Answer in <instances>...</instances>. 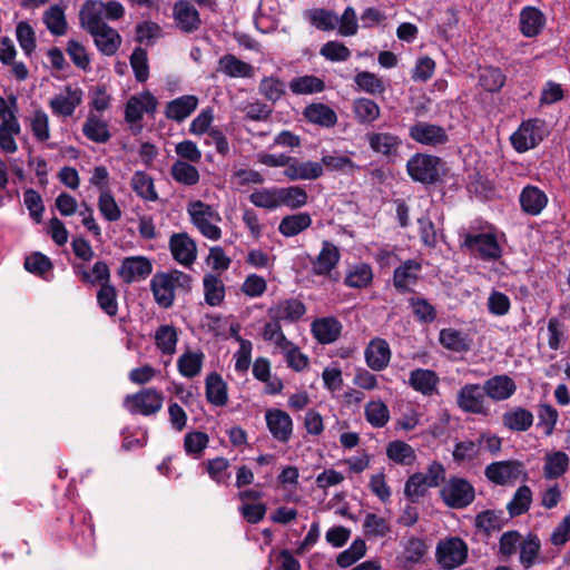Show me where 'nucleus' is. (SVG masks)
Instances as JSON below:
<instances>
[{
    "label": "nucleus",
    "mask_w": 570,
    "mask_h": 570,
    "mask_svg": "<svg viewBox=\"0 0 570 570\" xmlns=\"http://www.w3.org/2000/svg\"><path fill=\"white\" fill-rule=\"evenodd\" d=\"M191 277L180 271L156 273L150 281V288L156 303L165 308L173 305L177 289L189 291Z\"/></svg>",
    "instance_id": "obj_1"
},
{
    "label": "nucleus",
    "mask_w": 570,
    "mask_h": 570,
    "mask_svg": "<svg viewBox=\"0 0 570 570\" xmlns=\"http://www.w3.org/2000/svg\"><path fill=\"white\" fill-rule=\"evenodd\" d=\"M445 480V468L439 462H432L426 472L412 474L404 487V494L415 502L424 497L430 488L439 487Z\"/></svg>",
    "instance_id": "obj_2"
},
{
    "label": "nucleus",
    "mask_w": 570,
    "mask_h": 570,
    "mask_svg": "<svg viewBox=\"0 0 570 570\" xmlns=\"http://www.w3.org/2000/svg\"><path fill=\"white\" fill-rule=\"evenodd\" d=\"M187 213L194 226L204 237L210 240H218L222 237V229L218 227V223L222 220L220 215L210 205L202 200H194L188 204Z\"/></svg>",
    "instance_id": "obj_3"
},
{
    "label": "nucleus",
    "mask_w": 570,
    "mask_h": 570,
    "mask_svg": "<svg viewBox=\"0 0 570 570\" xmlns=\"http://www.w3.org/2000/svg\"><path fill=\"white\" fill-rule=\"evenodd\" d=\"M164 403V395L160 391L148 387L137 393L128 394L124 399V406L131 414L150 416L158 413Z\"/></svg>",
    "instance_id": "obj_4"
},
{
    "label": "nucleus",
    "mask_w": 570,
    "mask_h": 570,
    "mask_svg": "<svg viewBox=\"0 0 570 570\" xmlns=\"http://www.w3.org/2000/svg\"><path fill=\"white\" fill-rule=\"evenodd\" d=\"M409 176L421 184L430 185L439 180L441 159L435 156L415 154L406 163Z\"/></svg>",
    "instance_id": "obj_5"
},
{
    "label": "nucleus",
    "mask_w": 570,
    "mask_h": 570,
    "mask_svg": "<svg viewBox=\"0 0 570 570\" xmlns=\"http://www.w3.org/2000/svg\"><path fill=\"white\" fill-rule=\"evenodd\" d=\"M458 407L468 414L487 416L490 413L489 402L482 385L469 383L463 385L456 393Z\"/></svg>",
    "instance_id": "obj_6"
},
{
    "label": "nucleus",
    "mask_w": 570,
    "mask_h": 570,
    "mask_svg": "<svg viewBox=\"0 0 570 570\" xmlns=\"http://www.w3.org/2000/svg\"><path fill=\"white\" fill-rule=\"evenodd\" d=\"M440 495L449 508L463 509L473 502L475 492L468 480L454 476L442 487Z\"/></svg>",
    "instance_id": "obj_7"
},
{
    "label": "nucleus",
    "mask_w": 570,
    "mask_h": 570,
    "mask_svg": "<svg viewBox=\"0 0 570 570\" xmlns=\"http://www.w3.org/2000/svg\"><path fill=\"white\" fill-rule=\"evenodd\" d=\"M547 134L546 124L541 119L523 121L511 135L513 148L519 153L528 151L541 142Z\"/></svg>",
    "instance_id": "obj_8"
},
{
    "label": "nucleus",
    "mask_w": 570,
    "mask_h": 570,
    "mask_svg": "<svg viewBox=\"0 0 570 570\" xmlns=\"http://www.w3.org/2000/svg\"><path fill=\"white\" fill-rule=\"evenodd\" d=\"M82 89L77 85L69 83L49 99L48 106L53 116L69 118L73 116L76 109L82 104Z\"/></svg>",
    "instance_id": "obj_9"
},
{
    "label": "nucleus",
    "mask_w": 570,
    "mask_h": 570,
    "mask_svg": "<svg viewBox=\"0 0 570 570\" xmlns=\"http://www.w3.org/2000/svg\"><path fill=\"white\" fill-rule=\"evenodd\" d=\"M436 554L439 563L444 569L451 570L465 561L468 548L463 540L451 538L438 544Z\"/></svg>",
    "instance_id": "obj_10"
},
{
    "label": "nucleus",
    "mask_w": 570,
    "mask_h": 570,
    "mask_svg": "<svg viewBox=\"0 0 570 570\" xmlns=\"http://www.w3.org/2000/svg\"><path fill=\"white\" fill-rule=\"evenodd\" d=\"M157 104V99L149 91L131 96L126 104V121L131 125L139 124L145 114H154L156 111Z\"/></svg>",
    "instance_id": "obj_11"
},
{
    "label": "nucleus",
    "mask_w": 570,
    "mask_h": 570,
    "mask_svg": "<svg viewBox=\"0 0 570 570\" xmlns=\"http://www.w3.org/2000/svg\"><path fill=\"white\" fill-rule=\"evenodd\" d=\"M463 245L483 259H495L501 255L497 237L491 233L466 235Z\"/></svg>",
    "instance_id": "obj_12"
},
{
    "label": "nucleus",
    "mask_w": 570,
    "mask_h": 570,
    "mask_svg": "<svg viewBox=\"0 0 570 570\" xmlns=\"http://www.w3.org/2000/svg\"><path fill=\"white\" fill-rule=\"evenodd\" d=\"M268 431L281 443L289 441L293 434V420L288 413L279 409H268L265 412Z\"/></svg>",
    "instance_id": "obj_13"
},
{
    "label": "nucleus",
    "mask_w": 570,
    "mask_h": 570,
    "mask_svg": "<svg viewBox=\"0 0 570 570\" xmlns=\"http://www.w3.org/2000/svg\"><path fill=\"white\" fill-rule=\"evenodd\" d=\"M284 175L291 181L316 180L324 175V168L320 161L292 157L288 169H284Z\"/></svg>",
    "instance_id": "obj_14"
},
{
    "label": "nucleus",
    "mask_w": 570,
    "mask_h": 570,
    "mask_svg": "<svg viewBox=\"0 0 570 570\" xmlns=\"http://www.w3.org/2000/svg\"><path fill=\"white\" fill-rule=\"evenodd\" d=\"M410 137L422 145L438 146L448 141V134L441 126L419 121L409 130Z\"/></svg>",
    "instance_id": "obj_15"
},
{
    "label": "nucleus",
    "mask_w": 570,
    "mask_h": 570,
    "mask_svg": "<svg viewBox=\"0 0 570 570\" xmlns=\"http://www.w3.org/2000/svg\"><path fill=\"white\" fill-rule=\"evenodd\" d=\"M153 272V264L145 256L126 257L120 265L119 276L125 283H132L147 278Z\"/></svg>",
    "instance_id": "obj_16"
},
{
    "label": "nucleus",
    "mask_w": 570,
    "mask_h": 570,
    "mask_svg": "<svg viewBox=\"0 0 570 570\" xmlns=\"http://www.w3.org/2000/svg\"><path fill=\"white\" fill-rule=\"evenodd\" d=\"M306 312L303 302L297 298L282 299L273 304L267 309V315L272 321L296 322Z\"/></svg>",
    "instance_id": "obj_17"
},
{
    "label": "nucleus",
    "mask_w": 570,
    "mask_h": 570,
    "mask_svg": "<svg viewBox=\"0 0 570 570\" xmlns=\"http://www.w3.org/2000/svg\"><path fill=\"white\" fill-rule=\"evenodd\" d=\"M173 16L176 26L183 32L190 33L200 27L202 20L199 12L189 1H177L174 4Z\"/></svg>",
    "instance_id": "obj_18"
},
{
    "label": "nucleus",
    "mask_w": 570,
    "mask_h": 570,
    "mask_svg": "<svg viewBox=\"0 0 570 570\" xmlns=\"http://www.w3.org/2000/svg\"><path fill=\"white\" fill-rule=\"evenodd\" d=\"M521 474V464L517 461H499L485 468L487 478L499 485L515 481Z\"/></svg>",
    "instance_id": "obj_19"
},
{
    "label": "nucleus",
    "mask_w": 570,
    "mask_h": 570,
    "mask_svg": "<svg viewBox=\"0 0 570 570\" xmlns=\"http://www.w3.org/2000/svg\"><path fill=\"white\" fill-rule=\"evenodd\" d=\"M422 265L416 259H407L395 268L393 283L396 289L401 292L411 291L417 283Z\"/></svg>",
    "instance_id": "obj_20"
},
{
    "label": "nucleus",
    "mask_w": 570,
    "mask_h": 570,
    "mask_svg": "<svg viewBox=\"0 0 570 570\" xmlns=\"http://www.w3.org/2000/svg\"><path fill=\"white\" fill-rule=\"evenodd\" d=\"M169 247L173 257L181 265H191L197 256L195 242L187 234H175L170 237Z\"/></svg>",
    "instance_id": "obj_21"
},
{
    "label": "nucleus",
    "mask_w": 570,
    "mask_h": 570,
    "mask_svg": "<svg viewBox=\"0 0 570 570\" xmlns=\"http://www.w3.org/2000/svg\"><path fill=\"white\" fill-rule=\"evenodd\" d=\"M547 22L544 13L535 7H524L519 14L521 33L527 38H533L541 33Z\"/></svg>",
    "instance_id": "obj_22"
},
{
    "label": "nucleus",
    "mask_w": 570,
    "mask_h": 570,
    "mask_svg": "<svg viewBox=\"0 0 570 570\" xmlns=\"http://www.w3.org/2000/svg\"><path fill=\"white\" fill-rule=\"evenodd\" d=\"M485 391V397L493 401H505L510 399L517 391L514 381L505 375H495L484 382L482 385Z\"/></svg>",
    "instance_id": "obj_23"
},
{
    "label": "nucleus",
    "mask_w": 570,
    "mask_h": 570,
    "mask_svg": "<svg viewBox=\"0 0 570 570\" xmlns=\"http://www.w3.org/2000/svg\"><path fill=\"white\" fill-rule=\"evenodd\" d=\"M391 360V350L385 340L374 338L365 348V361L373 371L384 370Z\"/></svg>",
    "instance_id": "obj_24"
},
{
    "label": "nucleus",
    "mask_w": 570,
    "mask_h": 570,
    "mask_svg": "<svg viewBox=\"0 0 570 570\" xmlns=\"http://www.w3.org/2000/svg\"><path fill=\"white\" fill-rule=\"evenodd\" d=\"M199 99L195 95H184L166 105L165 115L168 119L181 122L197 108Z\"/></svg>",
    "instance_id": "obj_25"
},
{
    "label": "nucleus",
    "mask_w": 570,
    "mask_h": 570,
    "mask_svg": "<svg viewBox=\"0 0 570 570\" xmlns=\"http://www.w3.org/2000/svg\"><path fill=\"white\" fill-rule=\"evenodd\" d=\"M102 1L88 0L83 3L79 12L81 26L90 35L107 24L105 22V13L102 12Z\"/></svg>",
    "instance_id": "obj_26"
},
{
    "label": "nucleus",
    "mask_w": 570,
    "mask_h": 570,
    "mask_svg": "<svg viewBox=\"0 0 570 570\" xmlns=\"http://www.w3.org/2000/svg\"><path fill=\"white\" fill-rule=\"evenodd\" d=\"M439 382L436 373L426 368L412 371L409 379L410 386L425 396H432L438 392Z\"/></svg>",
    "instance_id": "obj_27"
},
{
    "label": "nucleus",
    "mask_w": 570,
    "mask_h": 570,
    "mask_svg": "<svg viewBox=\"0 0 570 570\" xmlns=\"http://www.w3.org/2000/svg\"><path fill=\"white\" fill-rule=\"evenodd\" d=\"M311 327L314 337L322 344L335 342L342 332V324L332 316L315 320Z\"/></svg>",
    "instance_id": "obj_28"
},
{
    "label": "nucleus",
    "mask_w": 570,
    "mask_h": 570,
    "mask_svg": "<svg viewBox=\"0 0 570 570\" xmlns=\"http://www.w3.org/2000/svg\"><path fill=\"white\" fill-rule=\"evenodd\" d=\"M548 204V197L543 190L537 186L528 185L520 194V205L524 213L529 215H539Z\"/></svg>",
    "instance_id": "obj_29"
},
{
    "label": "nucleus",
    "mask_w": 570,
    "mask_h": 570,
    "mask_svg": "<svg viewBox=\"0 0 570 570\" xmlns=\"http://www.w3.org/2000/svg\"><path fill=\"white\" fill-rule=\"evenodd\" d=\"M205 354L199 350H187L177 360L178 373L185 379H194L202 373Z\"/></svg>",
    "instance_id": "obj_30"
},
{
    "label": "nucleus",
    "mask_w": 570,
    "mask_h": 570,
    "mask_svg": "<svg viewBox=\"0 0 570 570\" xmlns=\"http://www.w3.org/2000/svg\"><path fill=\"white\" fill-rule=\"evenodd\" d=\"M534 416L531 411L522 406L507 410L502 415L503 425L513 432H524L533 424Z\"/></svg>",
    "instance_id": "obj_31"
},
{
    "label": "nucleus",
    "mask_w": 570,
    "mask_h": 570,
    "mask_svg": "<svg viewBox=\"0 0 570 570\" xmlns=\"http://www.w3.org/2000/svg\"><path fill=\"white\" fill-rule=\"evenodd\" d=\"M570 458L563 451L546 453L543 463V476L546 480H556L562 476L569 469Z\"/></svg>",
    "instance_id": "obj_32"
},
{
    "label": "nucleus",
    "mask_w": 570,
    "mask_h": 570,
    "mask_svg": "<svg viewBox=\"0 0 570 570\" xmlns=\"http://www.w3.org/2000/svg\"><path fill=\"white\" fill-rule=\"evenodd\" d=\"M340 261V253L335 245L324 242L322 250L312 263V269L316 275H327Z\"/></svg>",
    "instance_id": "obj_33"
},
{
    "label": "nucleus",
    "mask_w": 570,
    "mask_h": 570,
    "mask_svg": "<svg viewBox=\"0 0 570 570\" xmlns=\"http://www.w3.org/2000/svg\"><path fill=\"white\" fill-rule=\"evenodd\" d=\"M98 50L106 56H112L121 43L119 33L108 24H105L91 33Z\"/></svg>",
    "instance_id": "obj_34"
},
{
    "label": "nucleus",
    "mask_w": 570,
    "mask_h": 570,
    "mask_svg": "<svg viewBox=\"0 0 570 570\" xmlns=\"http://www.w3.org/2000/svg\"><path fill=\"white\" fill-rule=\"evenodd\" d=\"M218 71L232 78H252L254 68L234 55H225L218 61Z\"/></svg>",
    "instance_id": "obj_35"
},
{
    "label": "nucleus",
    "mask_w": 570,
    "mask_h": 570,
    "mask_svg": "<svg viewBox=\"0 0 570 570\" xmlns=\"http://www.w3.org/2000/svg\"><path fill=\"white\" fill-rule=\"evenodd\" d=\"M82 132L89 140L98 144L107 142L110 138L107 122L92 111L88 114Z\"/></svg>",
    "instance_id": "obj_36"
},
{
    "label": "nucleus",
    "mask_w": 570,
    "mask_h": 570,
    "mask_svg": "<svg viewBox=\"0 0 570 570\" xmlns=\"http://www.w3.org/2000/svg\"><path fill=\"white\" fill-rule=\"evenodd\" d=\"M311 224L312 217L308 213H298L285 216L278 225V230L285 237H293L307 229Z\"/></svg>",
    "instance_id": "obj_37"
},
{
    "label": "nucleus",
    "mask_w": 570,
    "mask_h": 570,
    "mask_svg": "<svg viewBox=\"0 0 570 570\" xmlns=\"http://www.w3.org/2000/svg\"><path fill=\"white\" fill-rule=\"evenodd\" d=\"M206 397L215 406L227 403V386L219 374L210 373L206 377Z\"/></svg>",
    "instance_id": "obj_38"
},
{
    "label": "nucleus",
    "mask_w": 570,
    "mask_h": 570,
    "mask_svg": "<svg viewBox=\"0 0 570 570\" xmlns=\"http://www.w3.org/2000/svg\"><path fill=\"white\" fill-rule=\"evenodd\" d=\"M352 111L360 124H371L381 114L379 105L368 98H356L352 102Z\"/></svg>",
    "instance_id": "obj_39"
},
{
    "label": "nucleus",
    "mask_w": 570,
    "mask_h": 570,
    "mask_svg": "<svg viewBox=\"0 0 570 570\" xmlns=\"http://www.w3.org/2000/svg\"><path fill=\"white\" fill-rule=\"evenodd\" d=\"M386 455L389 460L401 465H411L416 460L414 449L404 441L395 440L387 444Z\"/></svg>",
    "instance_id": "obj_40"
},
{
    "label": "nucleus",
    "mask_w": 570,
    "mask_h": 570,
    "mask_svg": "<svg viewBox=\"0 0 570 570\" xmlns=\"http://www.w3.org/2000/svg\"><path fill=\"white\" fill-rule=\"evenodd\" d=\"M279 207L298 209L307 204L308 195L301 186L278 187Z\"/></svg>",
    "instance_id": "obj_41"
},
{
    "label": "nucleus",
    "mask_w": 570,
    "mask_h": 570,
    "mask_svg": "<svg viewBox=\"0 0 570 570\" xmlns=\"http://www.w3.org/2000/svg\"><path fill=\"white\" fill-rule=\"evenodd\" d=\"M155 344L163 355H174L178 342V334L174 326L160 325L155 331Z\"/></svg>",
    "instance_id": "obj_42"
},
{
    "label": "nucleus",
    "mask_w": 570,
    "mask_h": 570,
    "mask_svg": "<svg viewBox=\"0 0 570 570\" xmlns=\"http://www.w3.org/2000/svg\"><path fill=\"white\" fill-rule=\"evenodd\" d=\"M368 144L375 153L392 156L396 154L401 140L390 132H377L368 135Z\"/></svg>",
    "instance_id": "obj_43"
},
{
    "label": "nucleus",
    "mask_w": 570,
    "mask_h": 570,
    "mask_svg": "<svg viewBox=\"0 0 570 570\" xmlns=\"http://www.w3.org/2000/svg\"><path fill=\"white\" fill-rule=\"evenodd\" d=\"M304 115L309 122L333 127L337 121L335 111L324 104H313L305 108Z\"/></svg>",
    "instance_id": "obj_44"
},
{
    "label": "nucleus",
    "mask_w": 570,
    "mask_h": 570,
    "mask_svg": "<svg viewBox=\"0 0 570 570\" xmlns=\"http://www.w3.org/2000/svg\"><path fill=\"white\" fill-rule=\"evenodd\" d=\"M441 345L453 352H465L470 348V340L466 334L454 328H443L439 336Z\"/></svg>",
    "instance_id": "obj_45"
},
{
    "label": "nucleus",
    "mask_w": 570,
    "mask_h": 570,
    "mask_svg": "<svg viewBox=\"0 0 570 570\" xmlns=\"http://www.w3.org/2000/svg\"><path fill=\"white\" fill-rule=\"evenodd\" d=\"M373 272L368 264L357 263L352 265L345 276V284L352 288H364L371 284Z\"/></svg>",
    "instance_id": "obj_46"
},
{
    "label": "nucleus",
    "mask_w": 570,
    "mask_h": 570,
    "mask_svg": "<svg viewBox=\"0 0 570 570\" xmlns=\"http://www.w3.org/2000/svg\"><path fill=\"white\" fill-rule=\"evenodd\" d=\"M205 302L209 306H218L225 297V286L215 275H205L203 279Z\"/></svg>",
    "instance_id": "obj_47"
},
{
    "label": "nucleus",
    "mask_w": 570,
    "mask_h": 570,
    "mask_svg": "<svg viewBox=\"0 0 570 570\" xmlns=\"http://www.w3.org/2000/svg\"><path fill=\"white\" fill-rule=\"evenodd\" d=\"M366 421L373 428H383L390 420V410L382 400L370 401L364 409Z\"/></svg>",
    "instance_id": "obj_48"
},
{
    "label": "nucleus",
    "mask_w": 570,
    "mask_h": 570,
    "mask_svg": "<svg viewBox=\"0 0 570 570\" xmlns=\"http://www.w3.org/2000/svg\"><path fill=\"white\" fill-rule=\"evenodd\" d=\"M170 173L177 183L186 186H193L199 181L198 169L184 160L175 161L171 166Z\"/></svg>",
    "instance_id": "obj_49"
},
{
    "label": "nucleus",
    "mask_w": 570,
    "mask_h": 570,
    "mask_svg": "<svg viewBox=\"0 0 570 570\" xmlns=\"http://www.w3.org/2000/svg\"><path fill=\"white\" fill-rule=\"evenodd\" d=\"M131 187L145 200L154 202L158 198L153 178L144 171H136L132 175Z\"/></svg>",
    "instance_id": "obj_50"
},
{
    "label": "nucleus",
    "mask_w": 570,
    "mask_h": 570,
    "mask_svg": "<svg viewBox=\"0 0 570 570\" xmlns=\"http://www.w3.org/2000/svg\"><path fill=\"white\" fill-rule=\"evenodd\" d=\"M503 523L504 518L502 511L485 510L475 517V527L487 534L499 531L503 527Z\"/></svg>",
    "instance_id": "obj_51"
},
{
    "label": "nucleus",
    "mask_w": 570,
    "mask_h": 570,
    "mask_svg": "<svg viewBox=\"0 0 570 570\" xmlns=\"http://www.w3.org/2000/svg\"><path fill=\"white\" fill-rule=\"evenodd\" d=\"M532 502V491L528 485H521L517 489L507 509L511 517H518L525 513Z\"/></svg>",
    "instance_id": "obj_52"
},
{
    "label": "nucleus",
    "mask_w": 570,
    "mask_h": 570,
    "mask_svg": "<svg viewBox=\"0 0 570 570\" xmlns=\"http://www.w3.org/2000/svg\"><path fill=\"white\" fill-rule=\"evenodd\" d=\"M354 82L357 89L370 95H381L385 91L384 81L373 72L361 71L356 73Z\"/></svg>",
    "instance_id": "obj_53"
},
{
    "label": "nucleus",
    "mask_w": 570,
    "mask_h": 570,
    "mask_svg": "<svg viewBox=\"0 0 570 570\" xmlns=\"http://www.w3.org/2000/svg\"><path fill=\"white\" fill-rule=\"evenodd\" d=\"M43 22L52 35L62 36L67 31L65 11L59 6H52L45 12Z\"/></svg>",
    "instance_id": "obj_54"
},
{
    "label": "nucleus",
    "mask_w": 570,
    "mask_h": 570,
    "mask_svg": "<svg viewBox=\"0 0 570 570\" xmlns=\"http://www.w3.org/2000/svg\"><path fill=\"white\" fill-rule=\"evenodd\" d=\"M249 200L256 207L276 209L279 207L278 187L256 189L249 195Z\"/></svg>",
    "instance_id": "obj_55"
},
{
    "label": "nucleus",
    "mask_w": 570,
    "mask_h": 570,
    "mask_svg": "<svg viewBox=\"0 0 570 570\" xmlns=\"http://www.w3.org/2000/svg\"><path fill=\"white\" fill-rule=\"evenodd\" d=\"M505 82V76L499 68L485 67L480 70L479 83L480 86L489 91H499Z\"/></svg>",
    "instance_id": "obj_56"
},
{
    "label": "nucleus",
    "mask_w": 570,
    "mask_h": 570,
    "mask_svg": "<svg viewBox=\"0 0 570 570\" xmlns=\"http://www.w3.org/2000/svg\"><path fill=\"white\" fill-rule=\"evenodd\" d=\"M30 129L37 141L45 142L50 138L49 116L37 109L29 119Z\"/></svg>",
    "instance_id": "obj_57"
},
{
    "label": "nucleus",
    "mask_w": 570,
    "mask_h": 570,
    "mask_svg": "<svg viewBox=\"0 0 570 570\" xmlns=\"http://www.w3.org/2000/svg\"><path fill=\"white\" fill-rule=\"evenodd\" d=\"M17 41L26 56H31L37 47L36 32L26 21L18 22L16 27Z\"/></svg>",
    "instance_id": "obj_58"
},
{
    "label": "nucleus",
    "mask_w": 570,
    "mask_h": 570,
    "mask_svg": "<svg viewBox=\"0 0 570 570\" xmlns=\"http://www.w3.org/2000/svg\"><path fill=\"white\" fill-rule=\"evenodd\" d=\"M324 87V81L315 76L297 77L289 82V89L296 95L321 92Z\"/></svg>",
    "instance_id": "obj_59"
},
{
    "label": "nucleus",
    "mask_w": 570,
    "mask_h": 570,
    "mask_svg": "<svg viewBox=\"0 0 570 570\" xmlns=\"http://www.w3.org/2000/svg\"><path fill=\"white\" fill-rule=\"evenodd\" d=\"M98 209L102 217L108 222H117L121 217V209L118 206L111 191L101 190L98 198Z\"/></svg>",
    "instance_id": "obj_60"
},
{
    "label": "nucleus",
    "mask_w": 570,
    "mask_h": 570,
    "mask_svg": "<svg viewBox=\"0 0 570 570\" xmlns=\"http://www.w3.org/2000/svg\"><path fill=\"white\" fill-rule=\"evenodd\" d=\"M99 307L108 315L115 316L118 312L117 291L111 284H102L97 293Z\"/></svg>",
    "instance_id": "obj_61"
},
{
    "label": "nucleus",
    "mask_w": 570,
    "mask_h": 570,
    "mask_svg": "<svg viewBox=\"0 0 570 570\" xmlns=\"http://www.w3.org/2000/svg\"><path fill=\"white\" fill-rule=\"evenodd\" d=\"M21 132L19 124L0 125V149L6 154H14L18 150L16 137Z\"/></svg>",
    "instance_id": "obj_62"
},
{
    "label": "nucleus",
    "mask_w": 570,
    "mask_h": 570,
    "mask_svg": "<svg viewBox=\"0 0 570 570\" xmlns=\"http://www.w3.org/2000/svg\"><path fill=\"white\" fill-rule=\"evenodd\" d=\"M263 338L273 344L277 351H282L289 346L291 341L284 335L281 324L278 321H272L264 325L262 332Z\"/></svg>",
    "instance_id": "obj_63"
},
{
    "label": "nucleus",
    "mask_w": 570,
    "mask_h": 570,
    "mask_svg": "<svg viewBox=\"0 0 570 570\" xmlns=\"http://www.w3.org/2000/svg\"><path fill=\"white\" fill-rule=\"evenodd\" d=\"M366 544L362 539H355L348 549L337 556V564L347 568L365 556Z\"/></svg>",
    "instance_id": "obj_64"
}]
</instances>
